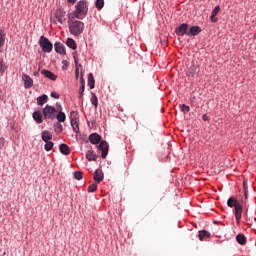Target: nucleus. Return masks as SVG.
Instances as JSON below:
<instances>
[{
	"instance_id": "44",
	"label": "nucleus",
	"mask_w": 256,
	"mask_h": 256,
	"mask_svg": "<svg viewBox=\"0 0 256 256\" xmlns=\"http://www.w3.org/2000/svg\"><path fill=\"white\" fill-rule=\"evenodd\" d=\"M202 119H203V121H209V116H207V114H204L202 116Z\"/></svg>"
},
{
	"instance_id": "9",
	"label": "nucleus",
	"mask_w": 256,
	"mask_h": 256,
	"mask_svg": "<svg viewBox=\"0 0 256 256\" xmlns=\"http://www.w3.org/2000/svg\"><path fill=\"white\" fill-rule=\"evenodd\" d=\"M22 80L24 81L25 89H31L33 87V79L29 75L23 74Z\"/></svg>"
},
{
	"instance_id": "35",
	"label": "nucleus",
	"mask_w": 256,
	"mask_h": 256,
	"mask_svg": "<svg viewBox=\"0 0 256 256\" xmlns=\"http://www.w3.org/2000/svg\"><path fill=\"white\" fill-rule=\"evenodd\" d=\"M219 11H221V7L220 6H216L214 8V10L212 11V17H217V15H219Z\"/></svg>"
},
{
	"instance_id": "15",
	"label": "nucleus",
	"mask_w": 256,
	"mask_h": 256,
	"mask_svg": "<svg viewBox=\"0 0 256 256\" xmlns=\"http://www.w3.org/2000/svg\"><path fill=\"white\" fill-rule=\"evenodd\" d=\"M55 17L59 23H63L65 21V12H63L61 9H58L56 10Z\"/></svg>"
},
{
	"instance_id": "18",
	"label": "nucleus",
	"mask_w": 256,
	"mask_h": 256,
	"mask_svg": "<svg viewBox=\"0 0 256 256\" xmlns=\"http://www.w3.org/2000/svg\"><path fill=\"white\" fill-rule=\"evenodd\" d=\"M197 69H199V66L192 65L188 71L186 72L187 77H195V74L197 73Z\"/></svg>"
},
{
	"instance_id": "32",
	"label": "nucleus",
	"mask_w": 256,
	"mask_h": 256,
	"mask_svg": "<svg viewBox=\"0 0 256 256\" xmlns=\"http://www.w3.org/2000/svg\"><path fill=\"white\" fill-rule=\"evenodd\" d=\"M91 103H92V105H94L95 109H97L98 103H99V99L96 97L95 94L92 95Z\"/></svg>"
},
{
	"instance_id": "1",
	"label": "nucleus",
	"mask_w": 256,
	"mask_h": 256,
	"mask_svg": "<svg viewBox=\"0 0 256 256\" xmlns=\"http://www.w3.org/2000/svg\"><path fill=\"white\" fill-rule=\"evenodd\" d=\"M88 12L89 4L87 0H80L75 6L73 17H75L76 19L83 20L85 17H87Z\"/></svg>"
},
{
	"instance_id": "29",
	"label": "nucleus",
	"mask_w": 256,
	"mask_h": 256,
	"mask_svg": "<svg viewBox=\"0 0 256 256\" xmlns=\"http://www.w3.org/2000/svg\"><path fill=\"white\" fill-rule=\"evenodd\" d=\"M7 71V65H5V60L3 57H0V73H5Z\"/></svg>"
},
{
	"instance_id": "10",
	"label": "nucleus",
	"mask_w": 256,
	"mask_h": 256,
	"mask_svg": "<svg viewBox=\"0 0 256 256\" xmlns=\"http://www.w3.org/2000/svg\"><path fill=\"white\" fill-rule=\"evenodd\" d=\"M93 179L96 183H101V181L104 179L103 171L101 169H97L94 172Z\"/></svg>"
},
{
	"instance_id": "49",
	"label": "nucleus",
	"mask_w": 256,
	"mask_h": 256,
	"mask_svg": "<svg viewBox=\"0 0 256 256\" xmlns=\"http://www.w3.org/2000/svg\"><path fill=\"white\" fill-rule=\"evenodd\" d=\"M244 217H247V214H245Z\"/></svg>"
},
{
	"instance_id": "20",
	"label": "nucleus",
	"mask_w": 256,
	"mask_h": 256,
	"mask_svg": "<svg viewBox=\"0 0 256 256\" xmlns=\"http://www.w3.org/2000/svg\"><path fill=\"white\" fill-rule=\"evenodd\" d=\"M51 139H53V134L51 131L45 130L42 132V141H51Z\"/></svg>"
},
{
	"instance_id": "16",
	"label": "nucleus",
	"mask_w": 256,
	"mask_h": 256,
	"mask_svg": "<svg viewBox=\"0 0 256 256\" xmlns=\"http://www.w3.org/2000/svg\"><path fill=\"white\" fill-rule=\"evenodd\" d=\"M54 48L56 53H59L60 55H65V46H63V44L56 42L54 44Z\"/></svg>"
},
{
	"instance_id": "8",
	"label": "nucleus",
	"mask_w": 256,
	"mask_h": 256,
	"mask_svg": "<svg viewBox=\"0 0 256 256\" xmlns=\"http://www.w3.org/2000/svg\"><path fill=\"white\" fill-rule=\"evenodd\" d=\"M234 211L236 222L239 224L241 222V217L243 215V204L241 202L240 204H236V207H234Z\"/></svg>"
},
{
	"instance_id": "39",
	"label": "nucleus",
	"mask_w": 256,
	"mask_h": 256,
	"mask_svg": "<svg viewBox=\"0 0 256 256\" xmlns=\"http://www.w3.org/2000/svg\"><path fill=\"white\" fill-rule=\"evenodd\" d=\"M83 93H85V86H80L79 95L83 97Z\"/></svg>"
},
{
	"instance_id": "34",
	"label": "nucleus",
	"mask_w": 256,
	"mask_h": 256,
	"mask_svg": "<svg viewBox=\"0 0 256 256\" xmlns=\"http://www.w3.org/2000/svg\"><path fill=\"white\" fill-rule=\"evenodd\" d=\"M97 191V184H91L88 187V193H95Z\"/></svg>"
},
{
	"instance_id": "30",
	"label": "nucleus",
	"mask_w": 256,
	"mask_h": 256,
	"mask_svg": "<svg viewBox=\"0 0 256 256\" xmlns=\"http://www.w3.org/2000/svg\"><path fill=\"white\" fill-rule=\"evenodd\" d=\"M56 119H57V121H59V123H65V119H67V116H65V114L63 112H59L56 115Z\"/></svg>"
},
{
	"instance_id": "27",
	"label": "nucleus",
	"mask_w": 256,
	"mask_h": 256,
	"mask_svg": "<svg viewBox=\"0 0 256 256\" xmlns=\"http://www.w3.org/2000/svg\"><path fill=\"white\" fill-rule=\"evenodd\" d=\"M5 39H6L5 30L0 28V48L3 47V45H5Z\"/></svg>"
},
{
	"instance_id": "33",
	"label": "nucleus",
	"mask_w": 256,
	"mask_h": 256,
	"mask_svg": "<svg viewBox=\"0 0 256 256\" xmlns=\"http://www.w3.org/2000/svg\"><path fill=\"white\" fill-rule=\"evenodd\" d=\"M179 107L182 113H189V111H191V108H189V106H187L186 104H180Z\"/></svg>"
},
{
	"instance_id": "48",
	"label": "nucleus",
	"mask_w": 256,
	"mask_h": 256,
	"mask_svg": "<svg viewBox=\"0 0 256 256\" xmlns=\"http://www.w3.org/2000/svg\"><path fill=\"white\" fill-rule=\"evenodd\" d=\"M248 191L247 190H244V196H245V199H247V195H248Z\"/></svg>"
},
{
	"instance_id": "38",
	"label": "nucleus",
	"mask_w": 256,
	"mask_h": 256,
	"mask_svg": "<svg viewBox=\"0 0 256 256\" xmlns=\"http://www.w3.org/2000/svg\"><path fill=\"white\" fill-rule=\"evenodd\" d=\"M62 64H63L62 69H67V67H69V62H67V60H63Z\"/></svg>"
},
{
	"instance_id": "36",
	"label": "nucleus",
	"mask_w": 256,
	"mask_h": 256,
	"mask_svg": "<svg viewBox=\"0 0 256 256\" xmlns=\"http://www.w3.org/2000/svg\"><path fill=\"white\" fill-rule=\"evenodd\" d=\"M74 179H77V181H81V179H83V174L79 171L74 172Z\"/></svg>"
},
{
	"instance_id": "31",
	"label": "nucleus",
	"mask_w": 256,
	"mask_h": 256,
	"mask_svg": "<svg viewBox=\"0 0 256 256\" xmlns=\"http://www.w3.org/2000/svg\"><path fill=\"white\" fill-rule=\"evenodd\" d=\"M44 143H45L44 145L45 151H51V149H53L54 143L52 141L48 140Z\"/></svg>"
},
{
	"instance_id": "21",
	"label": "nucleus",
	"mask_w": 256,
	"mask_h": 256,
	"mask_svg": "<svg viewBox=\"0 0 256 256\" xmlns=\"http://www.w3.org/2000/svg\"><path fill=\"white\" fill-rule=\"evenodd\" d=\"M86 159L89 161H97V154L93 150H88L86 152Z\"/></svg>"
},
{
	"instance_id": "23",
	"label": "nucleus",
	"mask_w": 256,
	"mask_h": 256,
	"mask_svg": "<svg viewBox=\"0 0 256 256\" xmlns=\"http://www.w3.org/2000/svg\"><path fill=\"white\" fill-rule=\"evenodd\" d=\"M236 241H237V243H239V245H246L247 237H245L243 234H238L236 236Z\"/></svg>"
},
{
	"instance_id": "13",
	"label": "nucleus",
	"mask_w": 256,
	"mask_h": 256,
	"mask_svg": "<svg viewBox=\"0 0 256 256\" xmlns=\"http://www.w3.org/2000/svg\"><path fill=\"white\" fill-rule=\"evenodd\" d=\"M42 75H44V77H46L47 79H50L51 81H57V75L53 74V72L49 71V70H42L41 71Z\"/></svg>"
},
{
	"instance_id": "28",
	"label": "nucleus",
	"mask_w": 256,
	"mask_h": 256,
	"mask_svg": "<svg viewBox=\"0 0 256 256\" xmlns=\"http://www.w3.org/2000/svg\"><path fill=\"white\" fill-rule=\"evenodd\" d=\"M95 7L98 9V11H101V9L105 7V0H96Z\"/></svg>"
},
{
	"instance_id": "11",
	"label": "nucleus",
	"mask_w": 256,
	"mask_h": 256,
	"mask_svg": "<svg viewBox=\"0 0 256 256\" xmlns=\"http://www.w3.org/2000/svg\"><path fill=\"white\" fill-rule=\"evenodd\" d=\"M89 141H90V143H92V145H97L98 143L101 142V135H99L97 133H92L89 136Z\"/></svg>"
},
{
	"instance_id": "41",
	"label": "nucleus",
	"mask_w": 256,
	"mask_h": 256,
	"mask_svg": "<svg viewBox=\"0 0 256 256\" xmlns=\"http://www.w3.org/2000/svg\"><path fill=\"white\" fill-rule=\"evenodd\" d=\"M51 97H53V99H59V95L57 94V92H52Z\"/></svg>"
},
{
	"instance_id": "14",
	"label": "nucleus",
	"mask_w": 256,
	"mask_h": 256,
	"mask_svg": "<svg viewBox=\"0 0 256 256\" xmlns=\"http://www.w3.org/2000/svg\"><path fill=\"white\" fill-rule=\"evenodd\" d=\"M32 117H33L34 121H36V123H38V124L43 123V114H41V111H35L32 114Z\"/></svg>"
},
{
	"instance_id": "40",
	"label": "nucleus",
	"mask_w": 256,
	"mask_h": 256,
	"mask_svg": "<svg viewBox=\"0 0 256 256\" xmlns=\"http://www.w3.org/2000/svg\"><path fill=\"white\" fill-rule=\"evenodd\" d=\"M5 147V138H0V149Z\"/></svg>"
},
{
	"instance_id": "46",
	"label": "nucleus",
	"mask_w": 256,
	"mask_h": 256,
	"mask_svg": "<svg viewBox=\"0 0 256 256\" xmlns=\"http://www.w3.org/2000/svg\"><path fill=\"white\" fill-rule=\"evenodd\" d=\"M77 0H68V3H71L72 5L76 3Z\"/></svg>"
},
{
	"instance_id": "17",
	"label": "nucleus",
	"mask_w": 256,
	"mask_h": 256,
	"mask_svg": "<svg viewBox=\"0 0 256 256\" xmlns=\"http://www.w3.org/2000/svg\"><path fill=\"white\" fill-rule=\"evenodd\" d=\"M47 101H49V96H47L46 94H43L42 96L37 98V105H39L40 107H43L45 103H47Z\"/></svg>"
},
{
	"instance_id": "45",
	"label": "nucleus",
	"mask_w": 256,
	"mask_h": 256,
	"mask_svg": "<svg viewBox=\"0 0 256 256\" xmlns=\"http://www.w3.org/2000/svg\"><path fill=\"white\" fill-rule=\"evenodd\" d=\"M75 73H76V79H79V68L76 67Z\"/></svg>"
},
{
	"instance_id": "50",
	"label": "nucleus",
	"mask_w": 256,
	"mask_h": 256,
	"mask_svg": "<svg viewBox=\"0 0 256 256\" xmlns=\"http://www.w3.org/2000/svg\"><path fill=\"white\" fill-rule=\"evenodd\" d=\"M75 63L77 64V60H75Z\"/></svg>"
},
{
	"instance_id": "7",
	"label": "nucleus",
	"mask_w": 256,
	"mask_h": 256,
	"mask_svg": "<svg viewBox=\"0 0 256 256\" xmlns=\"http://www.w3.org/2000/svg\"><path fill=\"white\" fill-rule=\"evenodd\" d=\"M187 31H189V24L183 23L176 28L175 33L179 37H183V35H187V33H189Z\"/></svg>"
},
{
	"instance_id": "5",
	"label": "nucleus",
	"mask_w": 256,
	"mask_h": 256,
	"mask_svg": "<svg viewBox=\"0 0 256 256\" xmlns=\"http://www.w3.org/2000/svg\"><path fill=\"white\" fill-rule=\"evenodd\" d=\"M70 123H71V126H72V129L74 131V133H80V130H79V113L78 112H71L70 114Z\"/></svg>"
},
{
	"instance_id": "47",
	"label": "nucleus",
	"mask_w": 256,
	"mask_h": 256,
	"mask_svg": "<svg viewBox=\"0 0 256 256\" xmlns=\"http://www.w3.org/2000/svg\"><path fill=\"white\" fill-rule=\"evenodd\" d=\"M243 188H244V191H247V184L245 182H243Z\"/></svg>"
},
{
	"instance_id": "12",
	"label": "nucleus",
	"mask_w": 256,
	"mask_h": 256,
	"mask_svg": "<svg viewBox=\"0 0 256 256\" xmlns=\"http://www.w3.org/2000/svg\"><path fill=\"white\" fill-rule=\"evenodd\" d=\"M200 32H201V27H199V26H192L189 29L187 35H188V37H195V35H199Z\"/></svg>"
},
{
	"instance_id": "42",
	"label": "nucleus",
	"mask_w": 256,
	"mask_h": 256,
	"mask_svg": "<svg viewBox=\"0 0 256 256\" xmlns=\"http://www.w3.org/2000/svg\"><path fill=\"white\" fill-rule=\"evenodd\" d=\"M81 87H85V79H83V75L80 77Z\"/></svg>"
},
{
	"instance_id": "4",
	"label": "nucleus",
	"mask_w": 256,
	"mask_h": 256,
	"mask_svg": "<svg viewBox=\"0 0 256 256\" xmlns=\"http://www.w3.org/2000/svg\"><path fill=\"white\" fill-rule=\"evenodd\" d=\"M39 45L44 53H51V51H53V43L45 36L40 37Z\"/></svg>"
},
{
	"instance_id": "19",
	"label": "nucleus",
	"mask_w": 256,
	"mask_h": 256,
	"mask_svg": "<svg viewBox=\"0 0 256 256\" xmlns=\"http://www.w3.org/2000/svg\"><path fill=\"white\" fill-rule=\"evenodd\" d=\"M59 151L62 155H69V153H71V149L67 144H60Z\"/></svg>"
},
{
	"instance_id": "24",
	"label": "nucleus",
	"mask_w": 256,
	"mask_h": 256,
	"mask_svg": "<svg viewBox=\"0 0 256 256\" xmlns=\"http://www.w3.org/2000/svg\"><path fill=\"white\" fill-rule=\"evenodd\" d=\"M66 45L70 49H73V50L77 49V43H75V40H73V38H68L66 41Z\"/></svg>"
},
{
	"instance_id": "25",
	"label": "nucleus",
	"mask_w": 256,
	"mask_h": 256,
	"mask_svg": "<svg viewBox=\"0 0 256 256\" xmlns=\"http://www.w3.org/2000/svg\"><path fill=\"white\" fill-rule=\"evenodd\" d=\"M88 87H90V89H95V78H93L92 73L88 74Z\"/></svg>"
},
{
	"instance_id": "3",
	"label": "nucleus",
	"mask_w": 256,
	"mask_h": 256,
	"mask_svg": "<svg viewBox=\"0 0 256 256\" xmlns=\"http://www.w3.org/2000/svg\"><path fill=\"white\" fill-rule=\"evenodd\" d=\"M44 119H50L53 121L55 117H57V109L55 107L47 104L44 109L42 110Z\"/></svg>"
},
{
	"instance_id": "6",
	"label": "nucleus",
	"mask_w": 256,
	"mask_h": 256,
	"mask_svg": "<svg viewBox=\"0 0 256 256\" xmlns=\"http://www.w3.org/2000/svg\"><path fill=\"white\" fill-rule=\"evenodd\" d=\"M97 147H98V151H101L102 159H106L109 153V144L107 143V141L105 140L101 141Z\"/></svg>"
},
{
	"instance_id": "26",
	"label": "nucleus",
	"mask_w": 256,
	"mask_h": 256,
	"mask_svg": "<svg viewBox=\"0 0 256 256\" xmlns=\"http://www.w3.org/2000/svg\"><path fill=\"white\" fill-rule=\"evenodd\" d=\"M200 241H203V239H205V237L209 238L211 237V233H209L207 230H202L199 231V235H198Z\"/></svg>"
},
{
	"instance_id": "2",
	"label": "nucleus",
	"mask_w": 256,
	"mask_h": 256,
	"mask_svg": "<svg viewBox=\"0 0 256 256\" xmlns=\"http://www.w3.org/2000/svg\"><path fill=\"white\" fill-rule=\"evenodd\" d=\"M74 16H69L68 25L70 29V33L75 37H79L81 33H83L85 29V24L79 20H73Z\"/></svg>"
},
{
	"instance_id": "22",
	"label": "nucleus",
	"mask_w": 256,
	"mask_h": 256,
	"mask_svg": "<svg viewBox=\"0 0 256 256\" xmlns=\"http://www.w3.org/2000/svg\"><path fill=\"white\" fill-rule=\"evenodd\" d=\"M241 202L239 200H235V198L231 197L227 200L228 207L235 208L237 205H239Z\"/></svg>"
},
{
	"instance_id": "43",
	"label": "nucleus",
	"mask_w": 256,
	"mask_h": 256,
	"mask_svg": "<svg viewBox=\"0 0 256 256\" xmlns=\"http://www.w3.org/2000/svg\"><path fill=\"white\" fill-rule=\"evenodd\" d=\"M212 23H217L218 19L215 18V16L213 17V14H211V17H210Z\"/></svg>"
},
{
	"instance_id": "37",
	"label": "nucleus",
	"mask_w": 256,
	"mask_h": 256,
	"mask_svg": "<svg viewBox=\"0 0 256 256\" xmlns=\"http://www.w3.org/2000/svg\"><path fill=\"white\" fill-rule=\"evenodd\" d=\"M56 131H57L58 133H61V131H63V125H61V123H58V124L56 125Z\"/></svg>"
}]
</instances>
